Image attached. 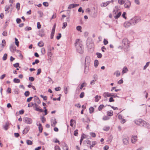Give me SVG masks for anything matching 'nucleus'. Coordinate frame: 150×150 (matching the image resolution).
Instances as JSON below:
<instances>
[{"instance_id": "nucleus-1", "label": "nucleus", "mask_w": 150, "mask_h": 150, "mask_svg": "<svg viewBox=\"0 0 150 150\" xmlns=\"http://www.w3.org/2000/svg\"><path fill=\"white\" fill-rule=\"evenodd\" d=\"M82 42L79 39H77L75 41V46L77 51L80 54L83 52V47H82Z\"/></svg>"}, {"instance_id": "nucleus-2", "label": "nucleus", "mask_w": 150, "mask_h": 150, "mask_svg": "<svg viewBox=\"0 0 150 150\" xmlns=\"http://www.w3.org/2000/svg\"><path fill=\"white\" fill-rule=\"evenodd\" d=\"M129 44L130 42L127 38H124L122 40V45L125 52H127L129 50Z\"/></svg>"}, {"instance_id": "nucleus-3", "label": "nucleus", "mask_w": 150, "mask_h": 150, "mask_svg": "<svg viewBox=\"0 0 150 150\" xmlns=\"http://www.w3.org/2000/svg\"><path fill=\"white\" fill-rule=\"evenodd\" d=\"M140 20V18L137 16L132 18L130 20V22L131 23V25H134L138 22Z\"/></svg>"}, {"instance_id": "nucleus-4", "label": "nucleus", "mask_w": 150, "mask_h": 150, "mask_svg": "<svg viewBox=\"0 0 150 150\" xmlns=\"http://www.w3.org/2000/svg\"><path fill=\"white\" fill-rule=\"evenodd\" d=\"M23 121L26 123L30 124L32 123L33 121L30 118L25 117L23 118Z\"/></svg>"}, {"instance_id": "nucleus-5", "label": "nucleus", "mask_w": 150, "mask_h": 150, "mask_svg": "<svg viewBox=\"0 0 150 150\" xmlns=\"http://www.w3.org/2000/svg\"><path fill=\"white\" fill-rule=\"evenodd\" d=\"M91 61V59L89 56H86L85 58V69L86 68H88V67L89 66V64L90 63Z\"/></svg>"}, {"instance_id": "nucleus-6", "label": "nucleus", "mask_w": 150, "mask_h": 150, "mask_svg": "<svg viewBox=\"0 0 150 150\" xmlns=\"http://www.w3.org/2000/svg\"><path fill=\"white\" fill-rule=\"evenodd\" d=\"M144 121L141 119H139L135 121V123L140 126H143Z\"/></svg>"}, {"instance_id": "nucleus-7", "label": "nucleus", "mask_w": 150, "mask_h": 150, "mask_svg": "<svg viewBox=\"0 0 150 150\" xmlns=\"http://www.w3.org/2000/svg\"><path fill=\"white\" fill-rule=\"evenodd\" d=\"M125 2V3L124 4V6L125 8H129L131 5L130 1L128 0H127Z\"/></svg>"}, {"instance_id": "nucleus-8", "label": "nucleus", "mask_w": 150, "mask_h": 150, "mask_svg": "<svg viewBox=\"0 0 150 150\" xmlns=\"http://www.w3.org/2000/svg\"><path fill=\"white\" fill-rule=\"evenodd\" d=\"M35 105L33 107L35 108L34 110L37 111H39L40 112H42L43 110L42 109H40L38 108H40V107L36 103L34 104Z\"/></svg>"}, {"instance_id": "nucleus-9", "label": "nucleus", "mask_w": 150, "mask_h": 150, "mask_svg": "<svg viewBox=\"0 0 150 150\" xmlns=\"http://www.w3.org/2000/svg\"><path fill=\"white\" fill-rule=\"evenodd\" d=\"M10 50L11 52L14 53L16 50V47L14 44H11L10 46Z\"/></svg>"}, {"instance_id": "nucleus-10", "label": "nucleus", "mask_w": 150, "mask_h": 150, "mask_svg": "<svg viewBox=\"0 0 150 150\" xmlns=\"http://www.w3.org/2000/svg\"><path fill=\"white\" fill-rule=\"evenodd\" d=\"M79 5V4H71L69 5L68 8V9H71L75 8Z\"/></svg>"}, {"instance_id": "nucleus-11", "label": "nucleus", "mask_w": 150, "mask_h": 150, "mask_svg": "<svg viewBox=\"0 0 150 150\" xmlns=\"http://www.w3.org/2000/svg\"><path fill=\"white\" fill-rule=\"evenodd\" d=\"M86 45L90 49H91L93 46V43L91 42H90L88 40H87Z\"/></svg>"}, {"instance_id": "nucleus-12", "label": "nucleus", "mask_w": 150, "mask_h": 150, "mask_svg": "<svg viewBox=\"0 0 150 150\" xmlns=\"http://www.w3.org/2000/svg\"><path fill=\"white\" fill-rule=\"evenodd\" d=\"M61 146H62L64 150H68L67 146L65 142H63L61 144Z\"/></svg>"}, {"instance_id": "nucleus-13", "label": "nucleus", "mask_w": 150, "mask_h": 150, "mask_svg": "<svg viewBox=\"0 0 150 150\" xmlns=\"http://www.w3.org/2000/svg\"><path fill=\"white\" fill-rule=\"evenodd\" d=\"M34 101L37 103L38 104L40 103L41 102L38 97L36 96H34Z\"/></svg>"}, {"instance_id": "nucleus-14", "label": "nucleus", "mask_w": 150, "mask_h": 150, "mask_svg": "<svg viewBox=\"0 0 150 150\" xmlns=\"http://www.w3.org/2000/svg\"><path fill=\"white\" fill-rule=\"evenodd\" d=\"M112 93H109L108 92H105L103 93V96L105 97H111Z\"/></svg>"}, {"instance_id": "nucleus-15", "label": "nucleus", "mask_w": 150, "mask_h": 150, "mask_svg": "<svg viewBox=\"0 0 150 150\" xmlns=\"http://www.w3.org/2000/svg\"><path fill=\"white\" fill-rule=\"evenodd\" d=\"M29 127H27L25 128L23 131V133L24 134H26L30 129Z\"/></svg>"}, {"instance_id": "nucleus-16", "label": "nucleus", "mask_w": 150, "mask_h": 150, "mask_svg": "<svg viewBox=\"0 0 150 150\" xmlns=\"http://www.w3.org/2000/svg\"><path fill=\"white\" fill-rule=\"evenodd\" d=\"M137 137L134 136H132L131 139L132 142V143H135L136 142L137 140Z\"/></svg>"}, {"instance_id": "nucleus-17", "label": "nucleus", "mask_w": 150, "mask_h": 150, "mask_svg": "<svg viewBox=\"0 0 150 150\" xmlns=\"http://www.w3.org/2000/svg\"><path fill=\"white\" fill-rule=\"evenodd\" d=\"M131 25V23L130 21L129 22H126L124 24V26L126 28H128Z\"/></svg>"}, {"instance_id": "nucleus-18", "label": "nucleus", "mask_w": 150, "mask_h": 150, "mask_svg": "<svg viewBox=\"0 0 150 150\" xmlns=\"http://www.w3.org/2000/svg\"><path fill=\"white\" fill-rule=\"evenodd\" d=\"M97 9H96V10H94L93 11V13L92 14V16L93 18H95L97 16Z\"/></svg>"}, {"instance_id": "nucleus-19", "label": "nucleus", "mask_w": 150, "mask_h": 150, "mask_svg": "<svg viewBox=\"0 0 150 150\" xmlns=\"http://www.w3.org/2000/svg\"><path fill=\"white\" fill-rule=\"evenodd\" d=\"M39 35L41 37H43L45 35V33L43 30H41L39 31Z\"/></svg>"}, {"instance_id": "nucleus-20", "label": "nucleus", "mask_w": 150, "mask_h": 150, "mask_svg": "<svg viewBox=\"0 0 150 150\" xmlns=\"http://www.w3.org/2000/svg\"><path fill=\"white\" fill-rule=\"evenodd\" d=\"M9 125V123L8 122H6V124L4 126L3 128L4 129L7 130L8 129V127Z\"/></svg>"}, {"instance_id": "nucleus-21", "label": "nucleus", "mask_w": 150, "mask_h": 150, "mask_svg": "<svg viewBox=\"0 0 150 150\" xmlns=\"http://www.w3.org/2000/svg\"><path fill=\"white\" fill-rule=\"evenodd\" d=\"M38 128L39 131L40 133H41L42 132L43 128L42 127V125L41 124L39 123V125H38Z\"/></svg>"}, {"instance_id": "nucleus-22", "label": "nucleus", "mask_w": 150, "mask_h": 150, "mask_svg": "<svg viewBox=\"0 0 150 150\" xmlns=\"http://www.w3.org/2000/svg\"><path fill=\"white\" fill-rule=\"evenodd\" d=\"M128 71V70L127 68L126 67H125L123 69L122 72L123 74H124L126 73Z\"/></svg>"}, {"instance_id": "nucleus-23", "label": "nucleus", "mask_w": 150, "mask_h": 150, "mask_svg": "<svg viewBox=\"0 0 150 150\" xmlns=\"http://www.w3.org/2000/svg\"><path fill=\"white\" fill-rule=\"evenodd\" d=\"M123 142L125 144H127L128 143V138H125L123 139Z\"/></svg>"}, {"instance_id": "nucleus-24", "label": "nucleus", "mask_w": 150, "mask_h": 150, "mask_svg": "<svg viewBox=\"0 0 150 150\" xmlns=\"http://www.w3.org/2000/svg\"><path fill=\"white\" fill-rule=\"evenodd\" d=\"M57 122L56 121V120L55 119L53 120V121L52 122L51 121V125L52 126L54 127L55 126L56 124L57 123Z\"/></svg>"}, {"instance_id": "nucleus-25", "label": "nucleus", "mask_w": 150, "mask_h": 150, "mask_svg": "<svg viewBox=\"0 0 150 150\" xmlns=\"http://www.w3.org/2000/svg\"><path fill=\"white\" fill-rule=\"evenodd\" d=\"M110 2V1H107L103 3V7H105L109 4Z\"/></svg>"}, {"instance_id": "nucleus-26", "label": "nucleus", "mask_w": 150, "mask_h": 150, "mask_svg": "<svg viewBox=\"0 0 150 150\" xmlns=\"http://www.w3.org/2000/svg\"><path fill=\"white\" fill-rule=\"evenodd\" d=\"M107 115L109 116H111L113 115V112L112 110L108 111L107 112Z\"/></svg>"}, {"instance_id": "nucleus-27", "label": "nucleus", "mask_w": 150, "mask_h": 150, "mask_svg": "<svg viewBox=\"0 0 150 150\" xmlns=\"http://www.w3.org/2000/svg\"><path fill=\"white\" fill-rule=\"evenodd\" d=\"M126 1V0H118V3L120 5H122Z\"/></svg>"}, {"instance_id": "nucleus-28", "label": "nucleus", "mask_w": 150, "mask_h": 150, "mask_svg": "<svg viewBox=\"0 0 150 150\" xmlns=\"http://www.w3.org/2000/svg\"><path fill=\"white\" fill-rule=\"evenodd\" d=\"M96 144V141H94L92 142V144L90 146V148L91 149H92V148Z\"/></svg>"}, {"instance_id": "nucleus-29", "label": "nucleus", "mask_w": 150, "mask_h": 150, "mask_svg": "<svg viewBox=\"0 0 150 150\" xmlns=\"http://www.w3.org/2000/svg\"><path fill=\"white\" fill-rule=\"evenodd\" d=\"M94 64L95 67L96 68L97 67L98 65V61L96 59L95 60Z\"/></svg>"}, {"instance_id": "nucleus-30", "label": "nucleus", "mask_w": 150, "mask_h": 150, "mask_svg": "<svg viewBox=\"0 0 150 150\" xmlns=\"http://www.w3.org/2000/svg\"><path fill=\"white\" fill-rule=\"evenodd\" d=\"M121 14V12H119L115 16L114 18L115 19H117L118 18Z\"/></svg>"}, {"instance_id": "nucleus-31", "label": "nucleus", "mask_w": 150, "mask_h": 150, "mask_svg": "<svg viewBox=\"0 0 150 150\" xmlns=\"http://www.w3.org/2000/svg\"><path fill=\"white\" fill-rule=\"evenodd\" d=\"M38 45L40 47H42L44 45V43L42 41H40L38 43Z\"/></svg>"}, {"instance_id": "nucleus-32", "label": "nucleus", "mask_w": 150, "mask_h": 150, "mask_svg": "<svg viewBox=\"0 0 150 150\" xmlns=\"http://www.w3.org/2000/svg\"><path fill=\"white\" fill-rule=\"evenodd\" d=\"M89 110L90 113L91 114L94 112V109L93 107H91L89 108Z\"/></svg>"}, {"instance_id": "nucleus-33", "label": "nucleus", "mask_w": 150, "mask_h": 150, "mask_svg": "<svg viewBox=\"0 0 150 150\" xmlns=\"http://www.w3.org/2000/svg\"><path fill=\"white\" fill-rule=\"evenodd\" d=\"M1 46H2L3 47H4L6 45V41L5 40H2V43H1Z\"/></svg>"}, {"instance_id": "nucleus-34", "label": "nucleus", "mask_w": 150, "mask_h": 150, "mask_svg": "<svg viewBox=\"0 0 150 150\" xmlns=\"http://www.w3.org/2000/svg\"><path fill=\"white\" fill-rule=\"evenodd\" d=\"M96 55L97 56V57L99 58H100L102 57V54L100 53L97 52Z\"/></svg>"}, {"instance_id": "nucleus-35", "label": "nucleus", "mask_w": 150, "mask_h": 150, "mask_svg": "<svg viewBox=\"0 0 150 150\" xmlns=\"http://www.w3.org/2000/svg\"><path fill=\"white\" fill-rule=\"evenodd\" d=\"M13 81L15 83H18L20 82V80L18 79L15 78L13 79Z\"/></svg>"}, {"instance_id": "nucleus-36", "label": "nucleus", "mask_w": 150, "mask_h": 150, "mask_svg": "<svg viewBox=\"0 0 150 150\" xmlns=\"http://www.w3.org/2000/svg\"><path fill=\"white\" fill-rule=\"evenodd\" d=\"M15 44L18 47L19 46V41H18V40L17 38H15Z\"/></svg>"}, {"instance_id": "nucleus-37", "label": "nucleus", "mask_w": 150, "mask_h": 150, "mask_svg": "<svg viewBox=\"0 0 150 150\" xmlns=\"http://www.w3.org/2000/svg\"><path fill=\"white\" fill-rule=\"evenodd\" d=\"M26 143L28 145H31L33 144L32 141L29 140H28L26 141Z\"/></svg>"}, {"instance_id": "nucleus-38", "label": "nucleus", "mask_w": 150, "mask_h": 150, "mask_svg": "<svg viewBox=\"0 0 150 150\" xmlns=\"http://www.w3.org/2000/svg\"><path fill=\"white\" fill-rule=\"evenodd\" d=\"M104 107V106L102 104L100 105L98 107V109L99 111H100Z\"/></svg>"}, {"instance_id": "nucleus-39", "label": "nucleus", "mask_w": 150, "mask_h": 150, "mask_svg": "<svg viewBox=\"0 0 150 150\" xmlns=\"http://www.w3.org/2000/svg\"><path fill=\"white\" fill-rule=\"evenodd\" d=\"M16 7L17 8V10L18 11L20 9V4L19 3H16Z\"/></svg>"}, {"instance_id": "nucleus-40", "label": "nucleus", "mask_w": 150, "mask_h": 150, "mask_svg": "<svg viewBox=\"0 0 150 150\" xmlns=\"http://www.w3.org/2000/svg\"><path fill=\"white\" fill-rule=\"evenodd\" d=\"M7 54H5L3 57V60L4 61L6 60L7 58Z\"/></svg>"}, {"instance_id": "nucleus-41", "label": "nucleus", "mask_w": 150, "mask_h": 150, "mask_svg": "<svg viewBox=\"0 0 150 150\" xmlns=\"http://www.w3.org/2000/svg\"><path fill=\"white\" fill-rule=\"evenodd\" d=\"M76 30L79 31H80L81 32L82 31L81 30V27L80 26H78L76 27Z\"/></svg>"}, {"instance_id": "nucleus-42", "label": "nucleus", "mask_w": 150, "mask_h": 150, "mask_svg": "<svg viewBox=\"0 0 150 150\" xmlns=\"http://www.w3.org/2000/svg\"><path fill=\"white\" fill-rule=\"evenodd\" d=\"M10 8V6H6L5 8V11H8V13L9 12L8 11L9 9Z\"/></svg>"}, {"instance_id": "nucleus-43", "label": "nucleus", "mask_w": 150, "mask_h": 150, "mask_svg": "<svg viewBox=\"0 0 150 150\" xmlns=\"http://www.w3.org/2000/svg\"><path fill=\"white\" fill-rule=\"evenodd\" d=\"M41 120L42 122V123H44L46 121V119L43 116H42L41 117Z\"/></svg>"}, {"instance_id": "nucleus-44", "label": "nucleus", "mask_w": 150, "mask_h": 150, "mask_svg": "<svg viewBox=\"0 0 150 150\" xmlns=\"http://www.w3.org/2000/svg\"><path fill=\"white\" fill-rule=\"evenodd\" d=\"M69 88V86L67 87H65L64 88V93L65 94H67V90Z\"/></svg>"}, {"instance_id": "nucleus-45", "label": "nucleus", "mask_w": 150, "mask_h": 150, "mask_svg": "<svg viewBox=\"0 0 150 150\" xmlns=\"http://www.w3.org/2000/svg\"><path fill=\"white\" fill-rule=\"evenodd\" d=\"M30 92L28 91H26L24 93V95L26 97L28 96Z\"/></svg>"}, {"instance_id": "nucleus-46", "label": "nucleus", "mask_w": 150, "mask_h": 150, "mask_svg": "<svg viewBox=\"0 0 150 150\" xmlns=\"http://www.w3.org/2000/svg\"><path fill=\"white\" fill-rule=\"evenodd\" d=\"M67 25V24L66 22H64L63 23V26L62 28L63 29H64Z\"/></svg>"}, {"instance_id": "nucleus-47", "label": "nucleus", "mask_w": 150, "mask_h": 150, "mask_svg": "<svg viewBox=\"0 0 150 150\" xmlns=\"http://www.w3.org/2000/svg\"><path fill=\"white\" fill-rule=\"evenodd\" d=\"M90 134L91 136L93 137H95L96 136V134L95 133L93 132H90Z\"/></svg>"}, {"instance_id": "nucleus-48", "label": "nucleus", "mask_w": 150, "mask_h": 150, "mask_svg": "<svg viewBox=\"0 0 150 150\" xmlns=\"http://www.w3.org/2000/svg\"><path fill=\"white\" fill-rule=\"evenodd\" d=\"M149 62H148L146 63V64L144 67V69H145L146 68L149 66Z\"/></svg>"}, {"instance_id": "nucleus-49", "label": "nucleus", "mask_w": 150, "mask_h": 150, "mask_svg": "<svg viewBox=\"0 0 150 150\" xmlns=\"http://www.w3.org/2000/svg\"><path fill=\"white\" fill-rule=\"evenodd\" d=\"M38 13L39 14L40 17H41L42 16L43 13L41 11H38Z\"/></svg>"}, {"instance_id": "nucleus-50", "label": "nucleus", "mask_w": 150, "mask_h": 150, "mask_svg": "<svg viewBox=\"0 0 150 150\" xmlns=\"http://www.w3.org/2000/svg\"><path fill=\"white\" fill-rule=\"evenodd\" d=\"M40 96L42 98H43L44 100H46L47 99V97L46 96H44L42 95H40Z\"/></svg>"}, {"instance_id": "nucleus-51", "label": "nucleus", "mask_w": 150, "mask_h": 150, "mask_svg": "<svg viewBox=\"0 0 150 150\" xmlns=\"http://www.w3.org/2000/svg\"><path fill=\"white\" fill-rule=\"evenodd\" d=\"M42 53L44 54L45 53V50L44 48H42L41 50Z\"/></svg>"}, {"instance_id": "nucleus-52", "label": "nucleus", "mask_w": 150, "mask_h": 150, "mask_svg": "<svg viewBox=\"0 0 150 150\" xmlns=\"http://www.w3.org/2000/svg\"><path fill=\"white\" fill-rule=\"evenodd\" d=\"M41 71V69L40 68H39L37 70V72L36 74L37 75H38L40 74Z\"/></svg>"}, {"instance_id": "nucleus-53", "label": "nucleus", "mask_w": 150, "mask_h": 150, "mask_svg": "<svg viewBox=\"0 0 150 150\" xmlns=\"http://www.w3.org/2000/svg\"><path fill=\"white\" fill-rule=\"evenodd\" d=\"M110 129L109 127H104L103 128V130L104 131H108Z\"/></svg>"}, {"instance_id": "nucleus-54", "label": "nucleus", "mask_w": 150, "mask_h": 150, "mask_svg": "<svg viewBox=\"0 0 150 150\" xmlns=\"http://www.w3.org/2000/svg\"><path fill=\"white\" fill-rule=\"evenodd\" d=\"M32 28L31 27H26L25 28V30L26 31H29L31 30Z\"/></svg>"}, {"instance_id": "nucleus-55", "label": "nucleus", "mask_w": 150, "mask_h": 150, "mask_svg": "<svg viewBox=\"0 0 150 150\" xmlns=\"http://www.w3.org/2000/svg\"><path fill=\"white\" fill-rule=\"evenodd\" d=\"M43 5L47 7L49 5L48 3L47 2H45L43 3Z\"/></svg>"}, {"instance_id": "nucleus-56", "label": "nucleus", "mask_w": 150, "mask_h": 150, "mask_svg": "<svg viewBox=\"0 0 150 150\" xmlns=\"http://www.w3.org/2000/svg\"><path fill=\"white\" fill-rule=\"evenodd\" d=\"M13 66L15 68H17L19 66V64L18 63H16L13 64Z\"/></svg>"}, {"instance_id": "nucleus-57", "label": "nucleus", "mask_w": 150, "mask_h": 150, "mask_svg": "<svg viewBox=\"0 0 150 150\" xmlns=\"http://www.w3.org/2000/svg\"><path fill=\"white\" fill-rule=\"evenodd\" d=\"M2 35L4 36H6L7 35V33L6 31H4L2 33Z\"/></svg>"}, {"instance_id": "nucleus-58", "label": "nucleus", "mask_w": 150, "mask_h": 150, "mask_svg": "<svg viewBox=\"0 0 150 150\" xmlns=\"http://www.w3.org/2000/svg\"><path fill=\"white\" fill-rule=\"evenodd\" d=\"M35 79L33 77H29V80L30 81H33Z\"/></svg>"}, {"instance_id": "nucleus-59", "label": "nucleus", "mask_w": 150, "mask_h": 150, "mask_svg": "<svg viewBox=\"0 0 150 150\" xmlns=\"http://www.w3.org/2000/svg\"><path fill=\"white\" fill-rule=\"evenodd\" d=\"M109 119V117H108V116H106L104 117L103 118V119L104 120H108Z\"/></svg>"}, {"instance_id": "nucleus-60", "label": "nucleus", "mask_w": 150, "mask_h": 150, "mask_svg": "<svg viewBox=\"0 0 150 150\" xmlns=\"http://www.w3.org/2000/svg\"><path fill=\"white\" fill-rule=\"evenodd\" d=\"M48 56L50 59H51V57L52 56V54L51 52H48L47 53Z\"/></svg>"}, {"instance_id": "nucleus-61", "label": "nucleus", "mask_w": 150, "mask_h": 150, "mask_svg": "<svg viewBox=\"0 0 150 150\" xmlns=\"http://www.w3.org/2000/svg\"><path fill=\"white\" fill-rule=\"evenodd\" d=\"M95 101H96V102H98V101L99 100V99L98 98V95L96 96L95 97Z\"/></svg>"}, {"instance_id": "nucleus-62", "label": "nucleus", "mask_w": 150, "mask_h": 150, "mask_svg": "<svg viewBox=\"0 0 150 150\" xmlns=\"http://www.w3.org/2000/svg\"><path fill=\"white\" fill-rule=\"evenodd\" d=\"M16 21L17 23H19L21 22V20L20 18H17L16 19Z\"/></svg>"}, {"instance_id": "nucleus-63", "label": "nucleus", "mask_w": 150, "mask_h": 150, "mask_svg": "<svg viewBox=\"0 0 150 150\" xmlns=\"http://www.w3.org/2000/svg\"><path fill=\"white\" fill-rule=\"evenodd\" d=\"M93 77L94 79V80H95V81H96L98 79L97 75L96 74L94 75Z\"/></svg>"}, {"instance_id": "nucleus-64", "label": "nucleus", "mask_w": 150, "mask_h": 150, "mask_svg": "<svg viewBox=\"0 0 150 150\" xmlns=\"http://www.w3.org/2000/svg\"><path fill=\"white\" fill-rule=\"evenodd\" d=\"M54 150H61L59 147L58 146H56L54 147Z\"/></svg>"}]
</instances>
